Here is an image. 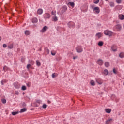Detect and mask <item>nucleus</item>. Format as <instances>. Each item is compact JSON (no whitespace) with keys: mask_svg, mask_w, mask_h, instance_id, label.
Wrapping results in <instances>:
<instances>
[{"mask_svg":"<svg viewBox=\"0 0 124 124\" xmlns=\"http://www.w3.org/2000/svg\"><path fill=\"white\" fill-rule=\"evenodd\" d=\"M105 35H108V36H112L113 35V32L107 30L104 31Z\"/></svg>","mask_w":124,"mask_h":124,"instance_id":"1","label":"nucleus"},{"mask_svg":"<svg viewBox=\"0 0 124 124\" xmlns=\"http://www.w3.org/2000/svg\"><path fill=\"white\" fill-rule=\"evenodd\" d=\"M76 51L78 53H82L83 52V48H82V46H78L76 47Z\"/></svg>","mask_w":124,"mask_h":124,"instance_id":"2","label":"nucleus"},{"mask_svg":"<svg viewBox=\"0 0 124 124\" xmlns=\"http://www.w3.org/2000/svg\"><path fill=\"white\" fill-rule=\"evenodd\" d=\"M93 11L95 12V13H96L97 14H98V13H99L100 12V10H99V7H95L93 9Z\"/></svg>","mask_w":124,"mask_h":124,"instance_id":"3","label":"nucleus"},{"mask_svg":"<svg viewBox=\"0 0 124 124\" xmlns=\"http://www.w3.org/2000/svg\"><path fill=\"white\" fill-rule=\"evenodd\" d=\"M114 28L117 30V31H121V30H122V26L120 24L116 25L115 26Z\"/></svg>","mask_w":124,"mask_h":124,"instance_id":"4","label":"nucleus"},{"mask_svg":"<svg viewBox=\"0 0 124 124\" xmlns=\"http://www.w3.org/2000/svg\"><path fill=\"white\" fill-rule=\"evenodd\" d=\"M113 121H114V120L112 118H109L108 120H107L105 124H111Z\"/></svg>","mask_w":124,"mask_h":124,"instance_id":"5","label":"nucleus"},{"mask_svg":"<svg viewBox=\"0 0 124 124\" xmlns=\"http://www.w3.org/2000/svg\"><path fill=\"white\" fill-rule=\"evenodd\" d=\"M48 30V27L46 26H44L43 29L40 31L41 32H45Z\"/></svg>","mask_w":124,"mask_h":124,"instance_id":"6","label":"nucleus"},{"mask_svg":"<svg viewBox=\"0 0 124 124\" xmlns=\"http://www.w3.org/2000/svg\"><path fill=\"white\" fill-rule=\"evenodd\" d=\"M96 82L99 84V85H102V83H103V82L102 81V80H101V79L100 78H98V79H96Z\"/></svg>","mask_w":124,"mask_h":124,"instance_id":"7","label":"nucleus"},{"mask_svg":"<svg viewBox=\"0 0 124 124\" xmlns=\"http://www.w3.org/2000/svg\"><path fill=\"white\" fill-rule=\"evenodd\" d=\"M62 11V13H63V12H65V11H66V10H67V7L64 6L63 7H62L61 8Z\"/></svg>","mask_w":124,"mask_h":124,"instance_id":"8","label":"nucleus"},{"mask_svg":"<svg viewBox=\"0 0 124 124\" xmlns=\"http://www.w3.org/2000/svg\"><path fill=\"white\" fill-rule=\"evenodd\" d=\"M111 50L113 52L117 51V46L113 45L111 46Z\"/></svg>","mask_w":124,"mask_h":124,"instance_id":"9","label":"nucleus"},{"mask_svg":"<svg viewBox=\"0 0 124 124\" xmlns=\"http://www.w3.org/2000/svg\"><path fill=\"white\" fill-rule=\"evenodd\" d=\"M109 74V71H108V70L107 69H105L103 72V75H108V74Z\"/></svg>","mask_w":124,"mask_h":124,"instance_id":"10","label":"nucleus"},{"mask_svg":"<svg viewBox=\"0 0 124 124\" xmlns=\"http://www.w3.org/2000/svg\"><path fill=\"white\" fill-rule=\"evenodd\" d=\"M97 62L99 65H102V64H103V61L101 59H99Z\"/></svg>","mask_w":124,"mask_h":124,"instance_id":"11","label":"nucleus"},{"mask_svg":"<svg viewBox=\"0 0 124 124\" xmlns=\"http://www.w3.org/2000/svg\"><path fill=\"white\" fill-rule=\"evenodd\" d=\"M105 112H106L108 114H110L111 113L112 109L110 108H106L105 109Z\"/></svg>","mask_w":124,"mask_h":124,"instance_id":"12","label":"nucleus"},{"mask_svg":"<svg viewBox=\"0 0 124 124\" xmlns=\"http://www.w3.org/2000/svg\"><path fill=\"white\" fill-rule=\"evenodd\" d=\"M32 22L33 24H36L38 22L37 18L36 17L33 18L32 20Z\"/></svg>","mask_w":124,"mask_h":124,"instance_id":"13","label":"nucleus"},{"mask_svg":"<svg viewBox=\"0 0 124 124\" xmlns=\"http://www.w3.org/2000/svg\"><path fill=\"white\" fill-rule=\"evenodd\" d=\"M43 13V10H42V9H39L37 11V13L38 14H42V13Z\"/></svg>","mask_w":124,"mask_h":124,"instance_id":"14","label":"nucleus"},{"mask_svg":"<svg viewBox=\"0 0 124 124\" xmlns=\"http://www.w3.org/2000/svg\"><path fill=\"white\" fill-rule=\"evenodd\" d=\"M96 36L97 37H98V38H100V37H102V34H101V33H97L96 34Z\"/></svg>","mask_w":124,"mask_h":124,"instance_id":"15","label":"nucleus"},{"mask_svg":"<svg viewBox=\"0 0 124 124\" xmlns=\"http://www.w3.org/2000/svg\"><path fill=\"white\" fill-rule=\"evenodd\" d=\"M68 4H69L72 7H74V5H75L74 2H69L68 3Z\"/></svg>","mask_w":124,"mask_h":124,"instance_id":"16","label":"nucleus"},{"mask_svg":"<svg viewBox=\"0 0 124 124\" xmlns=\"http://www.w3.org/2000/svg\"><path fill=\"white\" fill-rule=\"evenodd\" d=\"M26 111H27V108H24L21 109L20 113H24V112H26Z\"/></svg>","mask_w":124,"mask_h":124,"instance_id":"17","label":"nucleus"},{"mask_svg":"<svg viewBox=\"0 0 124 124\" xmlns=\"http://www.w3.org/2000/svg\"><path fill=\"white\" fill-rule=\"evenodd\" d=\"M8 48L9 49H12L13 48V44H10L8 46Z\"/></svg>","mask_w":124,"mask_h":124,"instance_id":"18","label":"nucleus"},{"mask_svg":"<svg viewBox=\"0 0 124 124\" xmlns=\"http://www.w3.org/2000/svg\"><path fill=\"white\" fill-rule=\"evenodd\" d=\"M109 65H110L109 62H105V66H106V67H109Z\"/></svg>","mask_w":124,"mask_h":124,"instance_id":"19","label":"nucleus"},{"mask_svg":"<svg viewBox=\"0 0 124 124\" xmlns=\"http://www.w3.org/2000/svg\"><path fill=\"white\" fill-rule=\"evenodd\" d=\"M52 19L54 22H57V21H58V17L57 16H53Z\"/></svg>","mask_w":124,"mask_h":124,"instance_id":"20","label":"nucleus"},{"mask_svg":"<svg viewBox=\"0 0 124 124\" xmlns=\"http://www.w3.org/2000/svg\"><path fill=\"white\" fill-rule=\"evenodd\" d=\"M3 70L5 72L7 71L8 70V67H7L6 66H4L3 67Z\"/></svg>","mask_w":124,"mask_h":124,"instance_id":"21","label":"nucleus"},{"mask_svg":"<svg viewBox=\"0 0 124 124\" xmlns=\"http://www.w3.org/2000/svg\"><path fill=\"white\" fill-rule=\"evenodd\" d=\"M98 45L99 46H103V42H102V41L99 42Z\"/></svg>","mask_w":124,"mask_h":124,"instance_id":"22","label":"nucleus"},{"mask_svg":"<svg viewBox=\"0 0 124 124\" xmlns=\"http://www.w3.org/2000/svg\"><path fill=\"white\" fill-rule=\"evenodd\" d=\"M36 64L38 66H40V65H41V63H40V62H39L38 60L36 61Z\"/></svg>","mask_w":124,"mask_h":124,"instance_id":"23","label":"nucleus"},{"mask_svg":"<svg viewBox=\"0 0 124 124\" xmlns=\"http://www.w3.org/2000/svg\"><path fill=\"white\" fill-rule=\"evenodd\" d=\"M14 86L16 88V89H19L20 88V86H19V85H18V84H17L16 83H14Z\"/></svg>","mask_w":124,"mask_h":124,"instance_id":"24","label":"nucleus"},{"mask_svg":"<svg viewBox=\"0 0 124 124\" xmlns=\"http://www.w3.org/2000/svg\"><path fill=\"white\" fill-rule=\"evenodd\" d=\"M90 84L92 86H95V83H94V81L93 80H91L90 82Z\"/></svg>","mask_w":124,"mask_h":124,"instance_id":"25","label":"nucleus"},{"mask_svg":"<svg viewBox=\"0 0 124 124\" xmlns=\"http://www.w3.org/2000/svg\"><path fill=\"white\" fill-rule=\"evenodd\" d=\"M25 34H26V35H30V31L28 30L25 31Z\"/></svg>","mask_w":124,"mask_h":124,"instance_id":"26","label":"nucleus"},{"mask_svg":"<svg viewBox=\"0 0 124 124\" xmlns=\"http://www.w3.org/2000/svg\"><path fill=\"white\" fill-rule=\"evenodd\" d=\"M109 5L110 6H111V7H113V6H115V4H114V2H110L109 3Z\"/></svg>","mask_w":124,"mask_h":124,"instance_id":"27","label":"nucleus"},{"mask_svg":"<svg viewBox=\"0 0 124 124\" xmlns=\"http://www.w3.org/2000/svg\"><path fill=\"white\" fill-rule=\"evenodd\" d=\"M17 114H19V112H12V115H13V116H15V115H17Z\"/></svg>","mask_w":124,"mask_h":124,"instance_id":"28","label":"nucleus"},{"mask_svg":"<svg viewBox=\"0 0 124 124\" xmlns=\"http://www.w3.org/2000/svg\"><path fill=\"white\" fill-rule=\"evenodd\" d=\"M21 90H22V91H26V90H27V87L26 86H22L21 87Z\"/></svg>","mask_w":124,"mask_h":124,"instance_id":"29","label":"nucleus"},{"mask_svg":"<svg viewBox=\"0 0 124 124\" xmlns=\"http://www.w3.org/2000/svg\"><path fill=\"white\" fill-rule=\"evenodd\" d=\"M120 58H124V53H120L119 54Z\"/></svg>","mask_w":124,"mask_h":124,"instance_id":"30","label":"nucleus"},{"mask_svg":"<svg viewBox=\"0 0 124 124\" xmlns=\"http://www.w3.org/2000/svg\"><path fill=\"white\" fill-rule=\"evenodd\" d=\"M118 18L119 19V20H124V16H119Z\"/></svg>","mask_w":124,"mask_h":124,"instance_id":"31","label":"nucleus"},{"mask_svg":"<svg viewBox=\"0 0 124 124\" xmlns=\"http://www.w3.org/2000/svg\"><path fill=\"white\" fill-rule=\"evenodd\" d=\"M1 101L3 104H5V103H6V100L5 99H2Z\"/></svg>","mask_w":124,"mask_h":124,"instance_id":"32","label":"nucleus"},{"mask_svg":"<svg viewBox=\"0 0 124 124\" xmlns=\"http://www.w3.org/2000/svg\"><path fill=\"white\" fill-rule=\"evenodd\" d=\"M47 105L44 104L42 106V108H44V109H46V108H47Z\"/></svg>","mask_w":124,"mask_h":124,"instance_id":"33","label":"nucleus"},{"mask_svg":"<svg viewBox=\"0 0 124 124\" xmlns=\"http://www.w3.org/2000/svg\"><path fill=\"white\" fill-rule=\"evenodd\" d=\"M98 2H99V0H94V3H95V4H97Z\"/></svg>","mask_w":124,"mask_h":124,"instance_id":"34","label":"nucleus"},{"mask_svg":"<svg viewBox=\"0 0 124 124\" xmlns=\"http://www.w3.org/2000/svg\"><path fill=\"white\" fill-rule=\"evenodd\" d=\"M52 15L53 16H56V11H52Z\"/></svg>","mask_w":124,"mask_h":124,"instance_id":"35","label":"nucleus"},{"mask_svg":"<svg viewBox=\"0 0 124 124\" xmlns=\"http://www.w3.org/2000/svg\"><path fill=\"white\" fill-rule=\"evenodd\" d=\"M36 102H37V103L40 104V103H41V102H42V101H41V100H37L36 101Z\"/></svg>","mask_w":124,"mask_h":124,"instance_id":"36","label":"nucleus"},{"mask_svg":"<svg viewBox=\"0 0 124 124\" xmlns=\"http://www.w3.org/2000/svg\"><path fill=\"white\" fill-rule=\"evenodd\" d=\"M117 3H121L122 2V0H116Z\"/></svg>","mask_w":124,"mask_h":124,"instance_id":"37","label":"nucleus"},{"mask_svg":"<svg viewBox=\"0 0 124 124\" xmlns=\"http://www.w3.org/2000/svg\"><path fill=\"white\" fill-rule=\"evenodd\" d=\"M31 64H28L27 66V69H30V67H31Z\"/></svg>","mask_w":124,"mask_h":124,"instance_id":"38","label":"nucleus"},{"mask_svg":"<svg viewBox=\"0 0 124 124\" xmlns=\"http://www.w3.org/2000/svg\"><path fill=\"white\" fill-rule=\"evenodd\" d=\"M3 48H6V47H7V45H6V44H4L3 45Z\"/></svg>","mask_w":124,"mask_h":124,"instance_id":"39","label":"nucleus"},{"mask_svg":"<svg viewBox=\"0 0 124 124\" xmlns=\"http://www.w3.org/2000/svg\"><path fill=\"white\" fill-rule=\"evenodd\" d=\"M52 78H55L56 77V75H55V73H53L52 74Z\"/></svg>","mask_w":124,"mask_h":124,"instance_id":"40","label":"nucleus"},{"mask_svg":"<svg viewBox=\"0 0 124 124\" xmlns=\"http://www.w3.org/2000/svg\"><path fill=\"white\" fill-rule=\"evenodd\" d=\"M113 73H114V74H117V72L116 71V69H113Z\"/></svg>","mask_w":124,"mask_h":124,"instance_id":"41","label":"nucleus"},{"mask_svg":"<svg viewBox=\"0 0 124 124\" xmlns=\"http://www.w3.org/2000/svg\"><path fill=\"white\" fill-rule=\"evenodd\" d=\"M51 55L52 56H55V55H56V52H53L52 51H51Z\"/></svg>","mask_w":124,"mask_h":124,"instance_id":"42","label":"nucleus"},{"mask_svg":"<svg viewBox=\"0 0 124 124\" xmlns=\"http://www.w3.org/2000/svg\"><path fill=\"white\" fill-rule=\"evenodd\" d=\"M2 81H3V83H6V80H2Z\"/></svg>","mask_w":124,"mask_h":124,"instance_id":"43","label":"nucleus"},{"mask_svg":"<svg viewBox=\"0 0 124 124\" xmlns=\"http://www.w3.org/2000/svg\"><path fill=\"white\" fill-rule=\"evenodd\" d=\"M76 58H78V57L76 56V57H73V60H75L76 59Z\"/></svg>","mask_w":124,"mask_h":124,"instance_id":"44","label":"nucleus"},{"mask_svg":"<svg viewBox=\"0 0 124 124\" xmlns=\"http://www.w3.org/2000/svg\"><path fill=\"white\" fill-rule=\"evenodd\" d=\"M16 94H17V95L19 94V92H16Z\"/></svg>","mask_w":124,"mask_h":124,"instance_id":"45","label":"nucleus"},{"mask_svg":"<svg viewBox=\"0 0 124 124\" xmlns=\"http://www.w3.org/2000/svg\"><path fill=\"white\" fill-rule=\"evenodd\" d=\"M3 81H2V80L1 81V85H4V84H3Z\"/></svg>","mask_w":124,"mask_h":124,"instance_id":"46","label":"nucleus"},{"mask_svg":"<svg viewBox=\"0 0 124 124\" xmlns=\"http://www.w3.org/2000/svg\"><path fill=\"white\" fill-rule=\"evenodd\" d=\"M47 102H48V103H49V104L51 103V101H48Z\"/></svg>","mask_w":124,"mask_h":124,"instance_id":"47","label":"nucleus"},{"mask_svg":"<svg viewBox=\"0 0 124 124\" xmlns=\"http://www.w3.org/2000/svg\"><path fill=\"white\" fill-rule=\"evenodd\" d=\"M46 15H47V16H49L50 15L49 14H46Z\"/></svg>","mask_w":124,"mask_h":124,"instance_id":"48","label":"nucleus"},{"mask_svg":"<svg viewBox=\"0 0 124 124\" xmlns=\"http://www.w3.org/2000/svg\"><path fill=\"white\" fill-rule=\"evenodd\" d=\"M1 40V37L0 36V41Z\"/></svg>","mask_w":124,"mask_h":124,"instance_id":"49","label":"nucleus"},{"mask_svg":"<svg viewBox=\"0 0 124 124\" xmlns=\"http://www.w3.org/2000/svg\"><path fill=\"white\" fill-rule=\"evenodd\" d=\"M106 0V1H108V0Z\"/></svg>","mask_w":124,"mask_h":124,"instance_id":"50","label":"nucleus"},{"mask_svg":"<svg viewBox=\"0 0 124 124\" xmlns=\"http://www.w3.org/2000/svg\"><path fill=\"white\" fill-rule=\"evenodd\" d=\"M46 18H48L49 19L50 18V16H48V17H46Z\"/></svg>","mask_w":124,"mask_h":124,"instance_id":"51","label":"nucleus"},{"mask_svg":"<svg viewBox=\"0 0 124 124\" xmlns=\"http://www.w3.org/2000/svg\"><path fill=\"white\" fill-rule=\"evenodd\" d=\"M47 52H49V49H48V50H47Z\"/></svg>","mask_w":124,"mask_h":124,"instance_id":"52","label":"nucleus"},{"mask_svg":"<svg viewBox=\"0 0 124 124\" xmlns=\"http://www.w3.org/2000/svg\"><path fill=\"white\" fill-rule=\"evenodd\" d=\"M70 23H68V25H70Z\"/></svg>","mask_w":124,"mask_h":124,"instance_id":"53","label":"nucleus"},{"mask_svg":"<svg viewBox=\"0 0 124 124\" xmlns=\"http://www.w3.org/2000/svg\"><path fill=\"white\" fill-rule=\"evenodd\" d=\"M122 16H124V15H122Z\"/></svg>","mask_w":124,"mask_h":124,"instance_id":"54","label":"nucleus"},{"mask_svg":"<svg viewBox=\"0 0 124 124\" xmlns=\"http://www.w3.org/2000/svg\"><path fill=\"white\" fill-rule=\"evenodd\" d=\"M27 86H28V87H29V85H27Z\"/></svg>","mask_w":124,"mask_h":124,"instance_id":"55","label":"nucleus"},{"mask_svg":"<svg viewBox=\"0 0 124 124\" xmlns=\"http://www.w3.org/2000/svg\"><path fill=\"white\" fill-rule=\"evenodd\" d=\"M27 86H28V87H29V85H27Z\"/></svg>","mask_w":124,"mask_h":124,"instance_id":"56","label":"nucleus"}]
</instances>
